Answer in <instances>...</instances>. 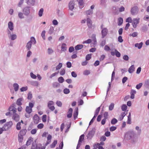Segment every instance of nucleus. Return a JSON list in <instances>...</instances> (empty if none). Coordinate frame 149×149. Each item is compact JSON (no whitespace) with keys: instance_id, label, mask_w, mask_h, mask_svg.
Instances as JSON below:
<instances>
[{"instance_id":"13","label":"nucleus","mask_w":149,"mask_h":149,"mask_svg":"<svg viewBox=\"0 0 149 149\" xmlns=\"http://www.w3.org/2000/svg\"><path fill=\"white\" fill-rule=\"evenodd\" d=\"M33 118L34 123L36 124H38L39 122V118L37 114H36L34 115Z\"/></svg>"},{"instance_id":"9","label":"nucleus","mask_w":149,"mask_h":149,"mask_svg":"<svg viewBox=\"0 0 149 149\" xmlns=\"http://www.w3.org/2000/svg\"><path fill=\"white\" fill-rule=\"evenodd\" d=\"M108 32V30L106 28H104L102 29L101 31L102 38H104L107 35Z\"/></svg>"},{"instance_id":"61","label":"nucleus","mask_w":149,"mask_h":149,"mask_svg":"<svg viewBox=\"0 0 149 149\" xmlns=\"http://www.w3.org/2000/svg\"><path fill=\"white\" fill-rule=\"evenodd\" d=\"M91 54H87L86 57V61H88L91 58Z\"/></svg>"},{"instance_id":"28","label":"nucleus","mask_w":149,"mask_h":149,"mask_svg":"<svg viewBox=\"0 0 149 149\" xmlns=\"http://www.w3.org/2000/svg\"><path fill=\"white\" fill-rule=\"evenodd\" d=\"M26 111L27 113L30 114L32 111V109L27 106L26 107Z\"/></svg>"},{"instance_id":"40","label":"nucleus","mask_w":149,"mask_h":149,"mask_svg":"<svg viewBox=\"0 0 149 149\" xmlns=\"http://www.w3.org/2000/svg\"><path fill=\"white\" fill-rule=\"evenodd\" d=\"M43 11L44 9L43 8H41L40 9L38 13L39 17H41L42 16Z\"/></svg>"},{"instance_id":"32","label":"nucleus","mask_w":149,"mask_h":149,"mask_svg":"<svg viewBox=\"0 0 149 149\" xmlns=\"http://www.w3.org/2000/svg\"><path fill=\"white\" fill-rule=\"evenodd\" d=\"M29 42H30L31 44H35L36 43V41L35 38L33 37H32L31 38Z\"/></svg>"},{"instance_id":"18","label":"nucleus","mask_w":149,"mask_h":149,"mask_svg":"<svg viewBox=\"0 0 149 149\" xmlns=\"http://www.w3.org/2000/svg\"><path fill=\"white\" fill-rule=\"evenodd\" d=\"M52 138V136L50 134L48 135L47 137V141L45 143V145L46 146H47L50 143Z\"/></svg>"},{"instance_id":"36","label":"nucleus","mask_w":149,"mask_h":149,"mask_svg":"<svg viewBox=\"0 0 149 149\" xmlns=\"http://www.w3.org/2000/svg\"><path fill=\"white\" fill-rule=\"evenodd\" d=\"M86 14L88 15H91L93 14V10H86L85 12Z\"/></svg>"},{"instance_id":"21","label":"nucleus","mask_w":149,"mask_h":149,"mask_svg":"<svg viewBox=\"0 0 149 149\" xmlns=\"http://www.w3.org/2000/svg\"><path fill=\"white\" fill-rule=\"evenodd\" d=\"M134 65H132L128 69V72L130 73H132L134 71Z\"/></svg>"},{"instance_id":"22","label":"nucleus","mask_w":149,"mask_h":149,"mask_svg":"<svg viewBox=\"0 0 149 149\" xmlns=\"http://www.w3.org/2000/svg\"><path fill=\"white\" fill-rule=\"evenodd\" d=\"M107 0H100V4L102 6L104 7H106V2Z\"/></svg>"},{"instance_id":"17","label":"nucleus","mask_w":149,"mask_h":149,"mask_svg":"<svg viewBox=\"0 0 149 149\" xmlns=\"http://www.w3.org/2000/svg\"><path fill=\"white\" fill-rule=\"evenodd\" d=\"M136 91L133 89H131L130 92V98L132 99H133L134 98V95L136 93Z\"/></svg>"},{"instance_id":"20","label":"nucleus","mask_w":149,"mask_h":149,"mask_svg":"<svg viewBox=\"0 0 149 149\" xmlns=\"http://www.w3.org/2000/svg\"><path fill=\"white\" fill-rule=\"evenodd\" d=\"M26 132L27 130L26 129L22 130L20 131L18 134L23 136L26 134Z\"/></svg>"},{"instance_id":"62","label":"nucleus","mask_w":149,"mask_h":149,"mask_svg":"<svg viewBox=\"0 0 149 149\" xmlns=\"http://www.w3.org/2000/svg\"><path fill=\"white\" fill-rule=\"evenodd\" d=\"M28 89V87L27 86L22 87L20 89V90L21 92H23L24 91H26Z\"/></svg>"},{"instance_id":"59","label":"nucleus","mask_w":149,"mask_h":149,"mask_svg":"<svg viewBox=\"0 0 149 149\" xmlns=\"http://www.w3.org/2000/svg\"><path fill=\"white\" fill-rule=\"evenodd\" d=\"M32 97V94L31 92H29L28 94L27 99L29 100H31Z\"/></svg>"},{"instance_id":"23","label":"nucleus","mask_w":149,"mask_h":149,"mask_svg":"<svg viewBox=\"0 0 149 149\" xmlns=\"http://www.w3.org/2000/svg\"><path fill=\"white\" fill-rule=\"evenodd\" d=\"M33 139L31 137H30L27 141L26 144V145L28 146L30 145L31 142L33 141Z\"/></svg>"},{"instance_id":"46","label":"nucleus","mask_w":149,"mask_h":149,"mask_svg":"<svg viewBox=\"0 0 149 149\" xmlns=\"http://www.w3.org/2000/svg\"><path fill=\"white\" fill-rule=\"evenodd\" d=\"M64 79L63 77H59L58 79V81L59 83H62L64 81Z\"/></svg>"},{"instance_id":"30","label":"nucleus","mask_w":149,"mask_h":149,"mask_svg":"<svg viewBox=\"0 0 149 149\" xmlns=\"http://www.w3.org/2000/svg\"><path fill=\"white\" fill-rule=\"evenodd\" d=\"M27 3L29 5H33L35 2V0H26Z\"/></svg>"},{"instance_id":"57","label":"nucleus","mask_w":149,"mask_h":149,"mask_svg":"<svg viewBox=\"0 0 149 149\" xmlns=\"http://www.w3.org/2000/svg\"><path fill=\"white\" fill-rule=\"evenodd\" d=\"M56 104L57 105V106L59 107H61L62 106V103L60 101H57L56 102Z\"/></svg>"},{"instance_id":"27","label":"nucleus","mask_w":149,"mask_h":149,"mask_svg":"<svg viewBox=\"0 0 149 149\" xmlns=\"http://www.w3.org/2000/svg\"><path fill=\"white\" fill-rule=\"evenodd\" d=\"M52 85L53 87L54 88H57L59 87L60 86V84L57 82H53L52 83Z\"/></svg>"},{"instance_id":"10","label":"nucleus","mask_w":149,"mask_h":149,"mask_svg":"<svg viewBox=\"0 0 149 149\" xmlns=\"http://www.w3.org/2000/svg\"><path fill=\"white\" fill-rule=\"evenodd\" d=\"M54 102L52 101H49L48 103L47 106L52 111H53L55 109L54 106H51L52 105H54Z\"/></svg>"},{"instance_id":"41","label":"nucleus","mask_w":149,"mask_h":149,"mask_svg":"<svg viewBox=\"0 0 149 149\" xmlns=\"http://www.w3.org/2000/svg\"><path fill=\"white\" fill-rule=\"evenodd\" d=\"M118 25L119 26H120L123 23V19L122 18L119 17L118 18Z\"/></svg>"},{"instance_id":"55","label":"nucleus","mask_w":149,"mask_h":149,"mask_svg":"<svg viewBox=\"0 0 149 149\" xmlns=\"http://www.w3.org/2000/svg\"><path fill=\"white\" fill-rule=\"evenodd\" d=\"M90 74V71L88 70H85L83 73V74L84 75H88Z\"/></svg>"},{"instance_id":"50","label":"nucleus","mask_w":149,"mask_h":149,"mask_svg":"<svg viewBox=\"0 0 149 149\" xmlns=\"http://www.w3.org/2000/svg\"><path fill=\"white\" fill-rule=\"evenodd\" d=\"M127 107L126 105L125 104H123L121 106V109L123 111H125L127 109Z\"/></svg>"},{"instance_id":"5","label":"nucleus","mask_w":149,"mask_h":149,"mask_svg":"<svg viewBox=\"0 0 149 149\" xmlns=\"http://www.w3.org/2000/svg\"><path fill=\"white\" fill-rule=\"evenodd\" d=\"M30 7L26 6L23 8L22 11L25 16H28L29 15L30 13Z\"/></svg>"},{"instance_id":"63","label":"nucleus","mask_w":149,"mask_h":149,"mask_svg":"<svg viewBox=\"0 0 149 149\" xmlns=\"http://www.w3.org/2000/svg\"><path fill=\"white\" fill-rule=\"evenodd\" d=\"M109 116L108 113V112L106 111L104 112V118L107 119L108 118Z\"/></svg>"},{"instance_id":"4","label":"nucleus","mask_w":149,"mask_h":149,"mask_svg":"<svg viewBox=\"0 0 149 149\" xmlns=\"http://www.w3.org/2000/svg\"><path fill=\"white\" fill-rule=\"evenodd\" d=\"M139 9L137 6H134L131 8L130 12L132 15H136L138 14Z\"/></svg>"},{"instance_id":"53","label":"nucleus","mask_w":149,"mask_h":149,"mask_svg":"<svg viewBox=\"0 0 149 149\" xmlns=\"http://www.w3.org/2000/svg\"><path fill=\"white\" fill-rule=\"evenodd\" d=\"M47 50L48 54L49 55L51 54L54 52V51L51 48H48Z\"/></svg>"},{"instance_id":"31","label":"nucleus","mask_w":149,"mask_h":149,"mask_svg":"<svg viewBox=\"0 0 149 149\" xmlns=\"http://www.w3.org/2000/svg\"><path fill=\"white\" fill-rule=\"evenodd\" d=\"M17 36L16 34H12L9 36V38L11 40H13L16 39L17 38Z\"/></svg>"},{"instance_id":"64","label":"nucleus","mask_w":149,"mask_h":149,"mask_svg":"<svg viewBox=\"0 0 149 149\" xmlns=\"http://www.w3.org/2000/svg\"><path fill=\"white\" fill-rule=\"evenodd\" d=\"M142 85L143 84L142 83H140L136 85V88L137 89H139L142 87Z\"/></svg>"},{"instance_id":"60","label":"nucleus","mask_w":149,"mask_h":149,"mask_svg":"<svg viewBox=\"0 0 149 149\" xmlns=\"http://www.w3.org/2000/svg\"><path fill=\"white\" fill-rule=\"evenodd\" d=\"M96 116L94 115V116L93 118L91 119V120L90 122L89 123V125H91V124L93 122L94 120L95 119V118H96Z\"/></svg>"},{"instance_id":"7","label":"nucleus","mask_w":149,"mask_h":149,"mask_svg":"<svg viewBox=\"0 0 149 149\" xmlns=\"http://www.w3.org/2000/svg\"><path fill=\"white\" fill-rule=\"evenodd\" d=\"M140 18H134L132 20V25L133 27L135 28L137 26V25L140 22Z\"/></svg>"},{"instance_id":"47","label":"nucleus","mask_w":149,"mask_h":149,"mask_svg":"<svg viewBox=\"0 0 149 149\" xmlns=\"http://www.w3.org/2000/svg\"><path fill=\"white\" fill-rule=\"evenodd\" d=\"M16 128L18 130H19L21 129V122H19L17 123L16 126Z\"/></svg>"},{"instance_id":"14","label":"nucleus","mask_w":149,"mask_h":149,"mask_svg":"<svg viewBox=\"0 0 149 149\" xmlns=\"http://www.w3.org/2000/svg\"><path fill=\"white\" fill-rule=\"evenodd\" d=\"M8 28L11 31H13L14 29L13 24V23L10 21L8 24Z\"/></svg>"},{"instance_id":"15","label":"nucleus","mask_w":149,"mask_h":149,"mask_svg":"<svg viewBox=\"0 0 149 149\" xmlns=\"http://www.w3.org/2000/svg\"><path fill=\"white\" fill-rule=\"evenodd\" d=\"M86 21L88 26L89 28H91L92 27L91 20L90 18H88L87 19Z\"/></svg>"},{"instance_id":"45","label":"nucleus","mask_w":149,"mask_h":149,"mask_svg":"<svg viewBox=\"0 0 149 149\" xmlns=\"http://www.w3.org/2000/svg\"><path fill=\"white\" fill-rule=\"evenodd\" d=\"M100 109V107L97 108L95 112L94 115L97 116L98 114Z\"/></svg>"},{"instance_id":"34","label":"nucleus","mask_w":149,"mask_h":149,"mask_svg":"<svg viewBox=\"0 0 149 149\" xmlns=\"http://www.w3.org/2000/svg\"><path fill=\"white\" fill-rule=\"evenodd\" d=\"M31 84L33 86H37L38 85V82L36 81H31Z\"/></svg>"},{"instance_id":"29","label":"nucleus","mask_w":149,"mask_h":149,"mask_svg":"<svg viewBox=\"0 0 149 149\" xmlns=\"http://www.w3.org/2000/svg\"><path fill=\"white\" fill-rule=\"evenodd\" d=\"M143 45V43L142 42H141L139 43H136L135 44V47H137L139 49H140L141 48L142 45Z\"/></svg>"},{"instance_id":"37","label":"nucleus","mask_w":149,"mask_h":149,"mask_svg":"<svg viewBox=\"0 0 149 149\" xmlns=\"http://www.w3.org/2000/svg\"><path fill=\"white\" fill-rule=\"evenodd\" d=\"M57 143V140H54V142L51 144L50 147L52 148H53L55 146Z\"/></svg>"},{"instance_id":"43","label":"nucleus","mask_w":149,"mask_h":149,"mask_svg":"<svg viewBox=\"0 0 149 149\" xmlns=\"http://www.w3.org/2000/svg\"><path fill=\"white\" fill-rule=\"evenodd\" d=\"M118 120L115 118L112 119L111 121V123L112 124L114 125L117 123Z\"/></svg>"},{"instance_id":"16","label":"nucleus","mask_w":149,"mask_h":149,"mask_svg":"<svg viewBox=\"0 0 149 149\" xmlns=\"http://www.w3.org/2000/svg\"><path fill=\"white\" fill-rule=\"evenodd\" d=\"M73 110L72 108H70L67 112V117L68 118H70L72 115Z\"/></svg>"},{"instance_id":"52","label":"nucleus","mask_w":149,"mask_h":149,"mask_svg":"<svg viewBox=\"0 0 149 149\" xmlns=\"http://www.w3.org/2000/svg\"><path fill=\"white\" fill-rule=\"evenodd\" d=\"M125 115L126 114L125 112L122 113L121 114V116L119 118L120 120H122Z\"/></svg>"},{"instance_id":"56","label":"nucleus","mask_w":149,"mask_h":149,"mask_svg":"<svg viewBox=\"0 0 149 149\" xmlns=\"http://www.w3.org/2000/svg\"><path fill=\"white\" fill-rule=\"evenodd\" d=\"M138 35V33L136 32H134L132 34H130V36H132L133 37H136Z\"/></svg>"},{"instance_id":"11","label":"nucleus","mask_w":149,"mask_h":149,"mask_svg":"<svg viewBox=\"0 0 149 149\" xmlns=\"http://www.w3.org/2000/svg\"><path fill=\"white\" fill-rule=\"evenodd\" d=\"M13 119L16 122H18L19 119V116L18 114L16 113H13Z\"/></svg>"},{"instance_id":"51","label":"nucleus","mask_w":149,"mask_h":149,"mask_svg":"<svg viewBox=\"0 0 149 149\" xmlns=\"http://www.w3.org/2000/svg\"><path fill=\"white\" fill-rule=\"evenodd\" d=\"M63 93L65 94H68L70 93L69 89L68 88H65L63 90Z\"/></svg>"},{"instance_id":"12","label":"nucleus","mask_w":149,"mask_h":149,"mask_svg":"<svg viewBox=\"0 0 149 149\" xmlns=\"http://www.w3.org/2000/svg\"><path fill=\"white\" fill-rule=\"evenodd\" d=\"M69 9L72 10L74 8V3L73 1H71L70 2L69 5Z\"/></svg>"},{"instance_id":"33","label":"nucleus","mask_w":149,"mask_h":149,"mask_svg":"<svg viewBox=\"0 0 149 149\" xmlns=\"http://www.w3.org/2000/svg\"><path fill=\"white\" fill-rule=\"evenodd\" d=\"M18 141L19 143H22L23 140V136L20 135H18Z\"/></svg>"},{"instance_id":"1","label":"nucleus","mask_w":149,"mask_h":149,"mask_svg":"<svg viewBox=\"0 0 149 149\" xmlns=\"http://www.w3.org/2000/svg\"><path fill=\"white\" fill-rule=\"evenodd\" d=\"M125 138L128 140H130L132 143H136L138 141V137L136 133L133 131L128 132L125 135Z\"/></svg>"},{"instance_id":"35","label":"nucleus","mask_w":149,"mask_h":149,"mask_svg":"<svg viewBox=\"0 0 149 149\" xmlns=\"http://www.w3.org/2000/svg\"><path fill=\"white\" fill-rule=\"evenodd\" d=\"M78 114V109L76 110L73 113L74 119V120H76L77 118Z\"/></svg>"},{"instance_id":"26","label":"nucleus","mask_w":149,"mask_h":149,"mask_svg":"<svg viewBox=\"0 0 149 149\" xmlns=\"http://www.w3.org/2000/svg\"><path fill=\"white\" fill-rule=\"evenodd\" d=\"M83 47L82 45H78L75 47V49L76 50H78L81 49Z\"/></svg>"},{"instance_id":"48","label":"nucleus","mask_w":149,"mask_h":149,"mask_svg":"<svg viewBox=\"0 0 149 149\" xmlns=\"http://www.w3.org/2000/svg\"><path fill=\"white\" fill-rule=\"evenodd\" d=\"M54 28L53 26H51L48 31V33L50 34H52L54 32Z\"/></svg>"},{"instance_id":"25","label":"nucleus","mask_w":149,"mask_h":149,"mask_svg":"<svg viewBox=\"0 0 149 149\" xmlns=\"http://www.w3.org/2000/svg\"><path fill=\"white\" fill-rule=\"evenodd\" d=\"M13 86L15 91V92L17 91L19 88V85L15 83L13 84Z\"/></svg>"},{"instance_id":"19","label":"nucleus","mask_w":149,"mask_h":149,"mask_svg":"<svg viewBox=\"0 0 149 149\" xmlns=\"http://www.w3.org/2000/svg\"><path fill=\"white\" fill-rule=\"evenodd\" d=\"M23 98H18L16 101V104L19 106H21L22 105V102L23 101Z\"/></svg>"},{"instance_id":"54","label":"nucleus","mask_w":149,"mask_h":149,"mask_svg":"<svg viewBox=\"0 0 149 149\" xmlns=\"http://www.w3.org/2000/svg\"><path fill=\"white\" fill-rule=\"evenodd\" d=\"M62 63H59L58 65L56 67V70H59L62 66Z\"/></svg>"},{"instance_id":"6","label":"nucleus","mask_w":149,"mask_h":149,"mask_svg":"<svg viewBox=\"0 0 149 149\" xmlns=\"http://www.w3.org/2000/svg\"><path fill=\"white\" fill-rule=\"evenodd\" d=\"M84 134H82L80 136L76 149H78L80 147L82 141L84 140Z\"/></svg>"},{"instance_id":"58","label":"nucleus","mask_w":149,"mask_h":149,"mask_svg":"<svg viewBox=\"0 0 149 149\" xmlns=\"http://www.w3.org/2000/svg\"><path fill=\"white\" fill-rule=\"evenodd\" d=\"M132 20L131 17H129L126 19V22H127L132 23Z\"/></svg>"},{"instance_id":"44","label":"nucleus","mask_w":149,"mask_h":149,"mask_svg":"<svg viewBox=\"0 0 149 149\" xmlns=\"http://www.w3.org/2000/svg\"><path fill=\"white\" fill-rule=\"evenodd\" d=\"M114 104L113 103H112L109 105V109L110 111L112 110L114 107Z\"/></svg>"},{"instance_id":"42","label":"nucleus","mask_w":149,"mask_h":149,"mask_svg":"<svg viewBox=\"0 0 149 149\" xmlns=\"http://www.w3.org/2000/svg\"><path fill=\"white\" fill-rule=\"evenodd\" d=\"M91 38L93 39V40L94 42V44H97V41L96 38L95 37V34H92Z\"/></svg>"},{"instance_id":"38","label":"nucleus","mask_w":149,"mask_h":149,"mask_svg":"<svg viewBox=\"0 0 149 149\" xmlns=\"http://www.w3.org/2000/svg\"><path fill=\"white\" fill-rule=\"evenodd\" d=\"M144 86L146 88H149V79L145 81Z\"/></svg>"},{"instance_id":"2","label":"nucleus","mask_w":149,"mask_h":149,"mask_svg":"<svg viewBox=\"0 0 149 149\" xmlns=\"http://www.w3.org/2000/svg\"><path fill=\"white\" fill-rule=\"evenodd\" d=\"M95 128L93 127L88 132L86 136L87 139L88 140H91L92 139L95 134Z\"/></svg>"},{"instance_id":"49","label":"nucleus","mask_w":149,"mask_h":149,"mask_svg":"<svg viewBox=\"0 0 149 149\" xmlns=\"http://www.w3.org/2000/svg\"><path fill=\"white\" fill-rule=\"evenodd\" d=\"M115 51L116 56L117 57H120L121 55L120 53L116 49L115 50Z\"/></svg>"},{"instance_id":"3","label":"nucleus","mask_w":149,"mask_h":149,"mask_svg":"<svg viewBox=\"0 0 149 149\" xmlns=\"http://www.w3.org/2000/svg\"><path fill=\"white\" fill-rule=\"evenodd\" d=\"M13 125V122L10 121L6 122L3 126V128L4 129V131H7L9 130Z\"/></svg>"},{"instance_id":"8","label":"nucleus","mask_w":149,"mask_h":149,"mask_svg":"<svg viewBox=\"0 0 149 149\" xmlns=\"http://www.w3.org/2000/svg\"><path fill=\"white\" fill-rule=\"evenodd\" d=\"M36 143V141L33 142L31 146V149H41L40 147L42 146L41 144L39 143L37 145Z\"/></svg>"},{"instance_id":"39","label":"nucleus","mask_w":149,"mask_h":149,"mask_svg":"<svg viewBox=\"0 0 149 149\" xmlns=\"http://www.w3.org/2000/svg\"><path fill=\"white\" fill-rule=\"evenodd\" d=\"M66 50V45L65 43H63L61 46V50L65 51Z\"/></svg>"},{"instance_id":"24","label":"nucleus","mask_w":149,"mask_h":149,"mask_svg":"<svg viewBox=\"0 0 149 149\" xmlns=\"http://www.w3.org/2000/svg\"><path fill=\"white\" fill-rule=\"evenodd\" d=\"M32 46V44L30 42H28L26 45V48L27 50H31Z\"/></svg>"}]
</instances>
